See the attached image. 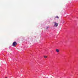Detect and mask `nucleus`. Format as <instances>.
I'll list each match as a JSON object with an SVG mask.
<instances>
[{
  "label": "nucleus",
  "mask_w": 78,
  "mask_h": 78,
  "mask_svg": "<svg viewBox=\"0 0 78 78\" xmlns=\"http://www.w3.org/2000/svg\"><path fill=\"white\" fill-rule=\"evenodd\" d=\"M17 43L15 41L13 42L12 43V46L13 47H15L17 45Z\"/></svg>",
  "instance_id": "f257e3e1"
},
{
  "label": "nucleus",
  "mask_w": 78,
  "mask_h": 78,
  "mask_svg": "<svg viewBox=\"0 0 78 78\" xmlns=\"http://www.w3.org/2000/svg\"><path fill=\"white\" fill-rule=\"evenodd\" d=\"M54 26L55 27H57L58 25V23H56V22H54Z\"/></svg>",
  "instance_id": "f03ea898"
},
{
  "label": "nucleus",
  "mask_w": 78,
  "mask_h": 78,
  "mask_svg": "<svg viewBox=\"0 0 78 78\" xmlns=\"http://www.w3.org/2000/svg\"><path fill=\"white\" fill-rule=\"evenodd\" d=\"M56 51L57 53H59V50L58 49H56Z\"/></svg>",
  "instance_id": "7ed1b4c3"
},
{
  "label": "nucleus",
  "mask_w": 78,
  "mask_h": 78,
  "mask_svg": "<svg viewBox=\"0 0 78 78\" xmlns=\"http://www.w3.org/2000/svg\"><path fill=\"white\" fill-rule=\"evenodd\" d=\"M55 19H56V18H57V19H59V17H58V16H57L55 17Z\"/></svg>",
  "instance_id": "20e7f679"
},
{
  "label": "nucleus",
  "mask_w": 78,
  "mask_h": 78,
  "mask_svg": "<svg viewBox=\"0 0 78 78\" xmlns=\"http://www.w3.org/2000/svg\"><path fill=\"white\" fill-rule=\"evenodd\" d=\"M44 58H47V56H44Z\"/></svg>",
  "instance_id": "39448f33"
},
{
  "label": "nucleus",
  "mask_w": 78,
  "mask_h": 78,
  "mask_svg": "<svg viewBox=\"0 0 78 78\" xmlns=\"http://www.w3.org/2000/svg\"><path fill=\"white\" fill-rule=\"evenodd\" d=\"M48 27H47V29H48Z\"/></svg>",
  "instance_id": "423d86ee"
},
{
  "label": "nucleus",
  "mask_w": 78,
  "mask_h": 78,
  "mask_svg": "<svg viewBox=\"0 0 78 78\" xmlns=\"http://www.w3.org/2000/svg\"><path fill=\"white\" fill-rule=\"evenodd\" d=\"M5 78H7V77H5Z\"/></svg>",
  "instance_id": "0eeeda50"
}]
</instances>
